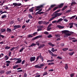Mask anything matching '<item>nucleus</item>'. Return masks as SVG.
Wrapping results in <instances>:
<instances>
[{
	"label": "nucleus",
	"instance_id": "obj_48",
	"mask_svg": "<svg viewBox=\"0 0 77 77\" xmlns=\"http://www.w3.org/2000/svg\"><path fill=\"white\" fill-rule=\"evenodd\" d=\"M57 59H62V57H60L59 56H58L57 57Z\"/></svg>",
	"mask_w": 77,
	"mask_h": 77
},
{
	"label": "nucleus",
	"instance_id": "obj_26",
	"mask_svg": "<svg viewBox=\"0 0 77 77\" xmlns=\"http://www.w3.org/2000/svg\"><path fill=\"white\" fill-rule=\"evenodd\" d=\"M74 54V52H73L70 53H69V54L70 55V56H72L73 54Z\"/></svg>",
	"mask_w": 77,
	"mask_h": 77
},
{
	"label": "nucleus",
	"instance_id": "obj_6",
	"mask_svg": "<svg viewBox=\"0 0 77 77\" xmlns=\"http://www.w3.org/2000/svg\"><path fill=\"white\" fill-rule=\"evenodd\" d=\"M17 61H16L15 63L16 64H17L18 63H20L21 62H22V60L21 59V58H17Z\"/></svg>",
	"mask_w": 77,
	"mask_h": 77
},
{
	"label": "nucleus",
	"instance_id": "obj_16",
	"mask_svg": "<svg viewBox=\"0 0 77 77\" xmlns=\"http://www.w3.org/2000/svg\"><path fill=\"white\" fill-rule=\"evenodd\" d=\"M7 32H11L12 30L11 29L8 28L7 29Z\"/></svg>",
	"mask_w": 77,
	"mask_h": 77
},
{
	"label": "nucleus",
	"instance_id": "obj_5",
	"mask_svg": "<svg viewBox=\"0 0 77 77\" xmlns=\"http://www.w3.org/2000/svg\"><path fill=\"white\" fill-rule=\"evenodd\" d=\"M42 35H38V36L32 38V40L34 41V40H35V39H38V38H42Z\"/></svg>",
	"mask_w": 77,
	"mask_h": 77
},
{
	"label": "nucleus",
	"instance_id": "obj_14",
	"mask_svg": "<svg viewBox=\"0 0 77 77\" xmlns=\"http://www.w3.org/2000/svg\"><path fill=\"white\" fill-rule=\"evenodd\" d=\"M63 19H62V18H60L57 21V23H60V22H62V21H63Z\"/></svg>",
	"mask_w": 77,
	"mask_h": 77
},
{
	"label": "nucleus",
	"instance_id": "obj_38",
	"mask_svg": "<svg viewBox=\"0 0 77 77\" xmlns=\"http://www.w3.org/2000/svg\"><path fill=\"white\" fill-rule=\"evenodd\" d=\"M44 66V64H40V65L39 66L40 68H42V66Z\"/></svg>",
	"mask_w": 77,
	"mask_h": 77
},
{
	"label": "nucleus",
	"instance_id": "obj_15",
	"mask_svg": "<svg viewBox=\"0 0 77 77\" xmlns=\"http://www.w3.org/2000/svg\"><path fill=\"white\" fill-rule=\"evenodd\" d=\"M64 68L66 70H67L68 69V64H65Z\"/></svg>",
	"mask_w": 77,
	"mask_h": 77
},
{
	"label": "nucleus",
	"instance_id": "obj_27",
	"mask_svg": "<svg viewBox=\"0 0 77 77\" xmlns=\"http://www.w3.org/2000/svg\"><path fill=\"white\" fill-rule=\"evenodd\" d=\"M75 4H76V2H72L71 3V6H73V5H75Z\"/></svg>",
	"mask_w": 77,
	"mask_h": 77
},
{
	"label": "nucleus",
	"instance_id": "obj_17",
	"mask_svg": "<svg viewBox=\"0 0 77 77\" xmlns=\"http://www.w3.org/2000/svg\"><path fill=\"white\" fill-rule=\"evenodd\" d=\"M38 24H40L41 25V24H43V21H39L38 22Z\"/></svg>",
	"mask_w": 77,
	"mask_h": 77
},
{
	"label": "nucleus",
	"instance_id": "obj_35",
	"mask_svg": "<svg viewBox=\"0 0 77 77\" xmlns=\"http://www.w3.org/2000/svg\"><path fill=\"white\" fill-rule=\"evenodd\" d=\"M51 26H52V23H51L49 24L48 26L47 29H48L49 28H50V27H51Z\"/></svg>",
	"mask_w": 77,
	"mask_h": 77
},
{
	"label": "nucleus",
	"instance_id": "obj_23",
	"mask_svg": "<svg viewBox=\"0 0 77 77\" xmlns=\"http://www.w3.org/2000/svg\"><path fill=\"white\" fill-rule=\"evenodd\" d=\"M28 17L29 18H30V19H32V18H33V17L32 16L31 14H29L28 15Z\"/></svg>",
	"mask_w": 77,
	"mask_h": 77
},
{
	"label": "nucleus",
	"instance_id": "obj_52",
	"mask_svg": "<svg viewBox=\"0 0 77 77\" xmlns=\"http://www.w3.org/2000/svg\"><path fill=\"white\" fill-rule=\"evenodd\" d=\"M17 72H23V70H19L17 71Z\"/></svg>",
	"mask_w": 77,
	"mask_h": 77
},
{
	"label": "nucleus",
	"instance_id": "obj_36",
	"mask_svg": "<svg viewBox=\"0 0 77 77\" xmlns=\"http://www.w3.org/2000/svg\"><path fill=\"white\" fill-rule=\"evenodd\" d=\"M48 38H52V35L51 34H49L48 35Z\"/></svg>",
	"mask_w": 77,
	"mask_h": 77
},
{
	"label": "nucleus",
	"instance_id": "obj_4",
	"mask_svg": "<svg viewBox=\"0 0 77 77\" xmlns=\"http://www.w3.org/2000/svg\"><path fill=\"white\" fill-rule=\"evenodd\" d=\"M44 7V5H41L38 6H37L36 8H35V11H38L41 8H42Z\"/></svg>",
	"mask_w": 77,
	"mask_h": 77
},
{
	"label": "nucleus",
	"instance_id": "obj_61",
	"mask_svg": "<svg viewBox=\"0 0 77 77\" xmlns=\"http://www.w3.org/2000/svg\"><path fill=\"white\" fill-rule=\"evenodd\" d=\"M51 55L52 56H57V55L56 54H51Z\"/></svg>",
	"mask_w": 77,
	"mask_h": 77
},
{
	"label": "nucleus",
	"instance_id": "obj_20",
	"mask_svg": "<svg viewBox=\"0 0 77 77\" xmlns=\"http://www.w3.org/2000/svg\"><path fill=\"white\" fill-rule=\"evenodd\" d=\"M11 71H8L6 72V74L7 75H8V74H11Z\"/></svg>",
	"mask_w": 77,
	"mask_h": 77
},
{
	"label": "nucleus",
	"instance_id": "obj_24",
	"mask_svg": "<svg viewBox=\"0 0 77 77\" xmlns=\"http://www.w3.org/2000/svg\"><path fill=\"white\" fill-rule=\"evenodd\" d=\"M68 50V48H63L62 50L64 51H66Z\"/></svg>",
	"mask_w": 77,
	"mask_h": 77
},
{
	"label": "nucleus",
	"instance_id": "obj_1",
	"mask_svg": "<svg viewBox=\"0 0 77 77\" xmlns=\"http://www.w3.org/2000/svg\"><path fill=\"white\" fill-rule=\"evenodd\" d=\"M69 31L67 30H64L62 31V33H64V38H68V36H71V34L69 33Z\"/></svg>",
	"mask_w": 77,
	"mask_h": 77
},
{
	"label": "nucleus",
	"instance_id": "obj_18",
	"mask_svg": "<svg viewBox=\"0 0 77 77\" xmlns=\"http://www.w3.org/2000/svg\"><path fill=\"white\" fill-rule=\"evenodd\" d=\"M19 66L18 65H17L16 66H13V69H16V68H18Z\"/></svg>",
	"mask_w": 77,
	"mask_h": 77
},
{
	"label": "nucleus",
	"instance_id": "obj_55",
	"mask_svg": "<svg viewBox=\"0 0 77 77\" xmlns=\"http://www.w3.org/2000/svg\"><path fill=\"white\" fill-rule=\"evenodd\" d=\"M24 63H25V60H23L22 62V63H21L22 65H23V64H24Z\"/></svg>",
	"mask_w": 77,
	"mask_h": 77
},
{
	"label": "nucleus",
	"instance_id": "obj_29",
	"mask_svg": "<svg viewBox=\"0 0 77 77\" xmlns=\"http://www.w3.org/2000/svg\"><path fill=\"white\" fill-rule=\"evenodd\" d=\"M5 48L6 50H8V49H10V48H11V47L7 46L5 47Z\"/></svg>",
	"mask_w": 77,
	"mask_h": 77
},
{
	"label": "nucleus",
	"instance_id": "obj_33",
	"mask_svg": "<svg viewBox=\"0 0 77 77\" xmlns=\"http://www.w3.org/2000/svg\"><path fill=\"white\" fill-rule=\"evenodd\" d=\"M43 27V26H42L41 25H40L38 26H37V28H39V29H42Z\"/></svg>",
	"mask_w": 77,
	"mask_h": 77
},
{
	"label": "nucleus",
	"instance_id": "obj_60",
	"mask_svg": "<svg viewBox=\"0 0 77 77\" xmlns=\"http://www.w3.org/2000/svg\"><path fill=\"white\" fill-rule=\"evenodd\" d=\"M74 23H69V26H72V25H73Z\"/></svg>",
	"mask_w": 77,
	"mask_h": 77
},
{
	"label": "nucleus",
	"instance_id": "obj_25",
	"mask_svg": "<svg viewBox=\"0 0 77 77\" xmlns=\"http://www.w3.org/2000/svg\"><path fill=\"white\" fill-rule=\"evenodd\" d=\"M56 6V5L55 4L51 5L50 7V8H54V7H55Z\"/></svg>",
	"mask_w": 77,
	"mask_h": 77
},
{
	"label": "nucleus",
	"instance_id": "obj_7",
	"mask_svg": "<svg viewBox=\"0 0 77 77\" xmlns=\"http://www.w3.org/2000/svg\"><path fill=\"white\" fill-rule=\"evenodd\" d=\"M35 59H36L35 57H31L29 60L30 62H33L35 60Z\"/></svg>",
	"mask_w": 77,
	"mask_h": 77
},
{
	"label": "nucleus",
	"instance_id": "obj_46",
	"mask_svg": "<svg viewBox=\"0 0 77 77\" xmlns=\"http://www.w3.org/2000/svg\"><path fill=\"white\" fill-rule=\"evenodd\" d=\"M48 52L49 53H50V54H53V53L52 52H51V51L50 50H49L48 51Z\"/></svg>",
	"mask_w": 77,
	"mask_h": 77
},
{
	"label": "nucleus",
	"instance_id": "obj_19",
	"mask_svg": "<svg viewBox=\"0 0 77 77\" xmlns=\"http://www.w3.org/2000/svg\"><path fill=\"white\" fill-rule=\"evenodd\" d=\"M48 75V72H45L43 74V76L44 75Z\"/></svg>",
	"mask_w": 77,
	"mask_h": 77
},
{
	"label": "nucleus",
	"instance_id": "obj_63",
	"mask_svg": "<svg viewBox=\"0 0 77 77\" xmlns=\"http://www.w3.org/2000/svg\"><path fill=\"white\" fill-rule=\"evenodd\" d=\"M74 75V73L70 75V77H73Z\"/></svg>",
	"mask_w": 77,
	"mask_h": 77
},
{
	"label": "nucleus",
	"instance_id": "obj_47",
	"mask_svg": "<svg viewBox=\"0 0 77 77\" xmlns=\"http://www.w3.org/2000/svg\"><path fill=\"white\" fill-rule=\"evenodd\" d=\"M68 33H69V34H70L71 35H73L74 34V32H70L69 31V32Z\"/></svg>",
	"mask_w": 77,
	"mask_h": 77
},
{
	"label": "nucleus",
	"instance_id": "obj_32",
	"mask_svg": "<svg viewBox=\"0 0 77 77\" xmlns=\"http://www.w3.org/2000/svg\"><path fill=\"white\" fill-rule=\"evenodd\" d=\"M48 44L51 45V46H52V47H53V46H54V45L52 44V43L51 42L49 43Z\"/></svg>",
	"mask_w": 77,
	"mask_h": 77
},
{
	"label": "nucleus",
	"instance_id": "obj_44",
	"mask_svg": "<svg viewBox=\"0 0 77 77\" xmlns=\"http://www.w3.org/2000/svg\"><path fill=\"white\" fill-rule=\"evenodd\" d=\"M60 45L61 47H63L65 45V44L64 43H61L60 44Z\"/></svg>",
	"mask_w": 77,
	"mask_h": 77
},
{
	"label": "nucleus",
	"instance_id": "obj_54",
	"mask_svg": "<svg viewBox=\"0 0 77 77\" xmlns=\"http://www.w3.org/2000/svg\"><path fill=\"white\" fill-rule=\"evenodd\" d=\"M15 49V47H13L11 49H10L11 51H12V50H14Z\"/></svg>",
	"mask_w": 77,
	"mask_h": 77
},
{
	"label": "nucleus",
	"instance_id": "obj_50",
	"mask_svg": "<svg viewBox=\"0 0 77 77\" xmlns=\"http://www.w3.org/2000/svg\"><path fill=\"white\" fill-rule=\"evenodd\" d=\"M14 23V21H12L10 22V24H13Z\"/></svg>",
	"mask_w": 77,
	"mask_h": 77
},
{
	"label": "nucleus",
	"instance_id": "obj_64",
	"mask_svg": "<svg viewBox=\"0 0 77 77\" xmlns=\"http://www.w3.org/2000/svg\"><path fill=\"white\" fill-rule=\"evenodd\" d=\"M54 48H52V49L51 50V51H52V52H54Z\"/></svg>",
	"mask_w": 77,
	"mask_h": 77
},
{
	"label": "nucleus",
	"instance_id": "obj_12",
	"mask_svg": "<svg viewBox=\"0 0 77 77\" xmlns=\"http://www.w3.org/2000/svg\"><path fill=\"white\" fill-rule=\"evenodd\" d=\"M39 56V57H40V59L42 60V62H43V61H44V58L41 56V54H40L39 56Z\"/></svg>",
	"mask_w": 77,
	"mask_h": 77
},
{
	"label": "nucleus",
	"instance_id": "obj_10",
	"mask_svg": "<svg viewBox=\"0 0 77 77\" xmlns=\"http://www.w3.org/2000/svg\"><path fill=\"white\" fill-rule=\"evenodd\" d=\"M44 14V12H43V11L40 12H37L35 14V15H37L38 14H40V15H41V14Z\"/></svg>",
	"mask_w": 77,
	"mask_h": 77
},
{
	"label": "nucleus",
	"instance_id": "obj_22",
	"mask_svg": "<svg viewBox=\"0 0 77 77\" xmlns=\"http://www.w3.org/2000/svg\"><path fill=\"white\" fill-rule=\"evenodd\" d=\"M34 7H32L31 9L29 10V12H33V9H34Z\"/></svg>",
	"mask_w": 77,
	"mask_h": 77
},
{
	"label": "nucleus",
	"instance_id": "obj_58",
	"mask_svg": "<svg viewBox=\"0 0 77 77\" xmlns=\"http://www.w3.org/2000/svg\"><path fill=\"white\" fill-rule=\"evenodd\" d=\"M5 71L2 70L1 71L0 73H1V74H3L4 73H5Z\"/></svg>",
	"mask_w": 77,
	"mask_h": 77
},
{
	"label": "nucleus",
	"instance_id": "obj_59",
	"mask_svg": "<svg viewBox=\"0 0 77 77\" xmlns=\"http://www.w3.org/2000/svg\"><path fill=\"white\" fill-rule=\"evenodd\" d=\"M22 5L21 3L17 4V7L18 6H21Z\"/></svg>",
	"mask_w": 77,
	"mask_h": 77
},
{
	"label": "nucleus",
	"instance_id": "obj_8",
	"mask_svg": "<svg viewBox=\"0 0 77 77\" xmlns=\"http://www.w3.org/2000/svg\"><path fill=\"white\" fill-rule=\"evenodd\" d=\"M45 46V45L44 44H42V45L40 44V46H39L38 48L39 49H41V48H43V47H44Z\"/></svg>",
	"mask_w": 77,
	"mask_h": 77
},
{
	"label": "nucleus",
	"instance_id": "obj_56",
	"mask_svg": "<svg viewBox=\"0 0 77 77\" xmlns=\"http://www.w3.org/2000/svg\"><path fill=\"white\" fill-rule=\"evenodd\" d=\"M72 41L73 42H77V39L73 40Z\"/></svg>",
	"mask_w": 77,
	"mask_h": 77
},
{
	"label": "nucleus",
	"instance_id": "obj_9",
	"mask_svg": "<svg viewBox=\"0 0 77 77\" xmlns=\"http://www.w3.org/2000/svg\"><path fill=\"white\" fill-rule=\"evenodd\" d=\"M21 27V26L20 25H15L14 26V27L15 28V29H19V28H20Z\"/></svg>",
	"mask_w": 77,
	"mask_h": 77
},
{
	"label": "nucleus",
	"instance_id": "obj_42",
	"mask_svg": "<svg viewBox=\"0 0 77 77\" xmlns=\"http://www.w3.org/2000/svg\"><path fill=\"white\" fill-rule=\"evenodd\" d=\"M71 11V10H68L66 11V13H68L69 12H70Z\"/></svg>",
	"mask_w": 77,
	"mask_h": 77
},
{
	"label": "nucleus",
	"instance_id": "obj_51",
	"mask_svg": "<svg viewBox=\"0 0 77 77\" xmlns=\"http://www.w3.org/2000/svg\"><path fill=\"white\" fill-rule=\"evenodd\" d=\"M60 11V9H59V10H57V11H55L54 12V13H57V12H59Z\"/></svg>",
	"mask_w": 77,
	"mask_h": 77
},
{
	"label": "nucleus",
	"instance_id": "obj_37",
	"mask_svg": "<svg viewBox=\"0 0 77 77\" xmlns=\"http://www.w3.org/2000/svg\"><path fill=\"white\" fill-rule=\"evenodd\" d=\"M54 65V63H50L48 64V65Z\"/></svg>",
	"mask_w": 77,
	"mask_h": 77
},
{
	"label": "nucleus",
	"instance_id": "obj_2",
	"mask_svg": "<svg viewBox=\"0 0 77 77\" xmlns=\"http://www.w3.org/2000/svg\"><path fill=\"white\" fill-rule=\"evenodd\" d=\"M60 15H62V13H56L54 14V17H53L51 18L48 21H51L53 20H54L55 18H56V17H59V16H60Z\"/></svg>",
	"mask_w": 77,
	"mask_h": 77
},
{
	"label": "nucleus",
	"instance_id": "obj_39",
	"mask_svg": "<svg viewBox=\"0 0 77 77\" xmlns=\"http://www.w3.org/2000/svg\"><path fill=\"white\" fill-rule=\"evenodd\" d=\"M54 61V60H47V62H53Z\"/></svg>",
	"mask_w": 77,
	"mask_h": 77
},
{
	"label": "nucleus",
	"instance_id": "obj_41",
	"mask_svg": "<svg viewBox=\"0 0 77 77\" xmlns=\"http://www.w3.org/2000/svg\"><path fill=\"white\" fill-rule=\"evenodd\" d=\"M31 45V47H34V46L36 45L35 43H32Z\"/></svg>",
	"mask_w": 77,
	"mask_h": 77
},
{
	"label": "nucleus",
	"instance_id": "obj_30",
	"mask_svg": "<svg viewBox=\"0 0 77 77\" xmlns=\"http://www.w3.org/2000/svg\"><path fill=\"white\" fill-rule=\"evenodd\" d=\"M13 5H14V6H17V7L18 3H13Z\"/></svg>",
	"mask_w": 77,
	"mask_h": 77
},
{
	"label": "nucleus",
	"instance_id": "obj_3",
	"mask_svg": "<svg viewBox=\"0 0 77 77\" xmlns=\"http://www.w3.org/2000/svg\"><path fill=\"white\" fill-rule=\"evenodd\" d=\"M63 3L60 4V5H58L57 7H56L54 8L53 11H55V10H56V9H58V8H59V9H60V8H62L63 7Z\"/></svg>",
	"mask_w": 77,
	"mask_h": 77
},
{
	"label": "nucleus",
	"instance_id": "obj_40",
	"mask_svg": "<svg viewBox=\"0 0 77 77\" xmlns=\"http://www.w3.org/2000/svg\"><path fill=\"white\" fill-rule=\"evenodd\" d=\"M44 34H45V35H49V33H48V32L45 31L44 32Z\"/></svg>",
	"mask_w": 77,
	"mask_h": 77
},
{
	"label": "nucleus",
	"instance_id": "obj_57",
	"mask_svg": "<svg viewBox=\"0 0 77 77\" xmlns=\"http://www.w3.org/2000/svg\"><path fill=\"white\" fill-rule=\"evenodd\" d=\"M55 36L56 37H60V35L59 34H56Z\"/></svg>",
	"mask_w": 77,
	"mask_h": 77
},
{
	"label": "nucleus",
	"instance_id": "obj_13",
	"mask_svg": "<svg viewBox=\"0 0 77 77\" xmlns=\"http://www.w3.org/2000/svg\"><path fill=\"white\" fill-rule=\"evenodd\" d=\"M6 31V29L2 28L0 30V32L1 33H3Z\"/></svg>",
	"mask_w": 77,
	"mask_h": 77
},
{
	"label": "nucleus",
	"instance_id": "obj_45",
	"mask_svg": "<svg viewBox=\"0 0 77 77\" xmlns=\"http://www.w3.org/2000/svg\"><path fill=\"white\" fill-rule=\"evenodd\" d=\"M28 37L29 38H33V36L31 35H28Z\"/></svg>",
	"mask_w": 77,
	"mask_h": 77
},
{
	"label": "nucleus",
	"instance_id": "obj_11",
	"mask_svg": "<svg viewBox=\"0 0 77 77\" xmlns=\"http://www.w3.org/2000/svg\"><path fill=\"white\" fill-rule=\"evenodd\" d=\"M57 26L59 28V29H63L65 26H61L60 25H58Z\"/></svg>",
	"mask_w": 77,
	"mask_h": 77
},
{
	"label": "nucleus",
	"instance_id": "obj_49",
	"mask_svg": "<svg viewBox=\"0 0 77 77\" xmlns=\"http://www.w3.org/2000/svg\"><path fill=\"white\" fill-rule=\"evenodd\" d=\"M5 62L7 63H9V64L11 63V61H7Z\"/></svg>",
	"mask_w": 77,
	"mask_h": 77
},
{
	"label": "nucleus",
	"instance_id": "obj_43",
	"mask_svg": "<svg viewBox=\"0 0 77 77\" xmlns=\"http://www.w3.org/2000/svg\"><path fill=\"white\" fill-rule=\"evenodd\" d=\"M42 29V28H38L37 29V31L38 32H39V31H41Z\"/></svg>",
	"mask_w": 77,
	"mask_h": 77
},
{
	"label": "nucleus",
	"instance_id": "obj_21",
	"mask_svg": "<svg viewBox=\"0 0 77 77\" xmlns=\"http://www.w3.org/2000/svg\"><path fill=\"white\" fill-rule=\"evenodd\" d=\"M34 67L36 68H42V67H40L39 66V65H36L34 66Z\"/></svg>",
	"mask_w": 77,
	"mask_h": 77
},
{
	"label": "nucleus",
	"instance_id": "obj_28",
	"mask_svg": "<svg viewBox=\"0 0 77 77\" xmlns=\"http://www.w3.org/2000/svg\"><path fill=\"white\" fill-rule=\"evenodd\" d=\"M36 43V45H38V46H39V45H40V44H39V42L38 41H37L36 42H35Z\"/></svg>",
	"mask_w": 77,
	"mask_h": 77
},
{
	"label": "nucleus",
	"instance_id": "obj_62",
	"mask_svg": "<svg viewBox=\"0 0 77 77\" xmlns=\"http://www.w3.org/2000/svg\"><path fill=\"white\" fill-rule=\"evenodd\" d=\"M23 77H27V74H26V73H24Z\"/></svg>",
	"mask_w": 77,
	"mask_h": 77
},
{
	"label": "nucleus",
	"instance_id": "obj_31",
	"mask_svg": "<svg viewBox=\"0 0 77 77\" xmlns=\"http://www.w3.org/2000/svg\"><path fill=\"white\" fill-rule=\"evenodd\" d=\"M38 34V32H35L32 35H33V36H36V35Z\"/></svg>",
	"mask_w": 77,
	"mask_h": 77
},
{
	"label": "nucleus",
	"instance_id": "obj_53",
	"mask_svg": "<svg viewBox=\"0 0 77 77\" xmlns=\"http://www.w3.org/2000/svg\"><path fill=\"white\" fill-rule=\"evenodd\" d=\"M39 56H38V57H37L36 58V60L35 61V62H37V61H38V59H39Z\"/></svg>",
	"mask_w": 77,
	"mask_h": 77
},
{
	"label": "nucleus",
	"instance_id": "obj_34",
	"mask_svg": "<svg viewBox=\"0 0 77 77\" xmlns=\"http://www.w3.org/2000/svg\"><path fill=\"white\" fill-rule=\"evenodd\" d=\"M6 17V15H4L3 16H2L1 17L2 18V19H3V18H5Z\"/></svg>",
	"mask_w": 77,
	"mask_h": 77
}]
</instances>
